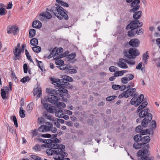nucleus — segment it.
Listing matches in <instances>:
<instances>
[{
  "mask_svg": "<svg viewBox=\"0 0 160 160\" xmlns=\"http://www.w3.org/2000/svg\"><path fill=\"white\" fill-rule=\"evenodd\" d=\"M55 63L57 65L61 66L64 64V62L62 60L60 59L56 61Z\"/></svg>",
  "mask_w": 160,
  "mask_h": 160,
  "instance_id": "6e6d98bb",
  "label": "nucleus"
},
{
  "mask_svg": "<svg viewBox=\"0 0 160 160\" xmlns=\"http://www.w3.org/2000/svg\"><path fill=\"white\" fill-rule=\"evenodd\" d=\"M67 68H66L65 70V72L67 74H70L69 69L71 68V66L69 64L68 65Z\"/></svg>",
  "mask_w": 160,
  "mask_h": 160,
  "instance_id": "e2e57ef3",
  "label": "nucleus"
},
{
  "mask_svg": "<svg viewBox=\"0 0 160 160\" xmlns=\"http://www.w3.org/2000/svg\"><path fill=\"white\" fill-rule=\"evenodd\" d=\"M140 8L139 5H134L133 7V8L130 10L131 12H134L139 9Z\"/></svg>",
  "mask_w": 160,
  "mask_h": 160,
  "instance_id": "37998d69",
  "label": "nucleus"
},
{
  "mask_svg": "<svg viewBox=\"0 0 160 160\" xmlns=\"http://www.w3.org/2000/svg\"><path fill=\"white\" fill-rule=\"evenodd\" d=\"M129 26H130L129 27L130 28L131 30H134L135 29L139 27L138 24L137 20L133 21L131 22L130 24H129L127 26L126 28L127 29L129 28L128 27Z\"/></svg>",
  "mask_w": 160,
  "mask_h": 160,
  "instance_id": "412c9836",
  "label": "nucleus"
},
{
  "mask_svg": "<svg viewBox=\"0 0 160 160\" xmlns=\"http://www.w3.org/2000/svg\"><path fill=\"white\" fill-rule=\"evenodd\" d=\"M33 108V104L32 103H30L27 106L26 109L27 111L29 112H30L32 109Z\"/></svg>",
  "mask_w": 160,
  "mask_h": 160,
  "instance_id": "4c0bfd02",
  "label": "nucleus"
},
{
  "mask_svg": "<svg viewBox=\"0 0 160 160\" xmlns=\"http://www.w3.org/2000/svg\"><path fill=\"white\" fill-rule=\"evenodd\" d=\"M38 93L37 97V99H38V98L41 97L42 96V90L41 89L39 88H36V92L34 91V95H35Z\"/></svg>",
  "mask_w": 160,
  "mask_h": 160,
  "instance_id": "cd10ccee",
  "label": "nucleus"
},
{
  "mask_svg": "<svg viewBox=\"0 0 160 160\" xmlns=\"http://www.w3.org/2000/svg\"><path fill=\"white\" fill-rule=\"evenodd\" d=\"M50 53L53 56L55 59L57 60L61 58L58 52V50H56L55 48Z\"/></svg>",
  "mask_w": 160,
  "mask_h": 160,
  "instance_id": "b1692460",
  "label": "nucleus"
},
{
  "mask_svg": "<svg viewBox=\"0 0 160 160\" xmlns=\"http://www.w3.org/2000/svg\"><path fill=\"white\" fill-rule=\"evenodd\" d=\"M114 75L116 77L122 76L123 75L122 71H117L114 72Z\"/></svg>",
  "mask_w": 160,
  "mask_h": 160,
  "instance_id": "8fccbe9b",
  "label": "nucleus"
},
{
  "mask_svg": "<svg viewBox=\"0 0 160 160\" xmlns=\"http://www.w3.org/2000/svg\"><path fill=\"white\" fill-rule=\"evenodd\" d=\"M32 49L34 52L36 53H38L41 50V48L39 46H37L32 47Z\"/></svg>",
  "mask_w": 160,
  "mask_h": 160,
  "instance_id": "e433bc0d",
  "label": "nucleus"
},
{
  "mask_svg": "<svg viewBox=\"0 0 160 160\" xmlns=\"http://www.w3.org/2000/svg\"><path fill=\"white\" fill-rule=\"evenodd\" d=\"M38 130L41 132H44L49 131L50 129L48 126L42 125L38 128Z\"/></svg>",
  "mask_w": 160,
  "mask_h": 160,
  "instance_id": "4be33fe9",
  "label": "nucleus"
},
{
  "mask_svg": "<svg viewBox=\"0 0 160 160\" xmlns=\"http://www.w3.org/2000/svg\"><path fill=\"white\" fill-rule=\"evenodd\" d=\"M56 106H57V107H58V108H62L61 107L64 108L66 107V105L64 103L59 102H57Z\"/></svg>",
  "mask_w": 160,
  "mask_h": 160,
  "instance_id": "473e14b6",
  "label": "nucleus"
},
{
  "mask_svg": "<svg viewBox=\"0 0 160 160\" xmlns=\"http://www.w3.org/2000/svg\"><path fill=\"white\" fill-rule=\"evenodd\" d=\"M60 98L57 96L52 95H48L46 98L47 101L48 102L52 104H54L56 105L57 102L59 100Z\"/></svg>",
  "mask_w": 160,
  "mask_h": 160,
  "instance_id": "ddd939ff",
  "label": "nucleus"
},
{
  "mask_svg": "<svg viewBox=\"0 0 160 160\" xmlns=\"http://www.w3.org/2000/svg\"><path fill=\"white\" fill-rule=\"evenodd\" d=\"M49 128L50 131H51L52 132L54 133L57 131V129L55 127H53L52 125H51V126H48Z\"/></svg>",
  "mask_w": 160,
  "mask_h": 160,
  "instance_id": "603ef678",
  "label": "nucleus"
},
{
  "mask_svg": "<svg viewBox=\"0 0 160 160\" xmlns=\"http://www.w3.org/2000/svg\"><path fill=\"white\" fill-rule=\"evenodd\" d=\"M133 15V18L135 19H138L140 18L142 15V12L141 11L134 12Z\"/></svg>",
  "mask_w": 160,
  "mask_h": 160,
  "instance_id": "c85d7f7f",
  "label": "nucleus"
},
{
  "mask_svg": "<svg viewBox=\"0 0 160 160\" xmlns=\"http://www.w3.org/2000/svg\"><path fill=\"white\" fill-rule=\"evenodd\" d=\"M117 96L114 95L109 96L106 98V100L108 101H110L114 99Z\"/></svg>",
  "mask_w": 160,
  "mask_h": 160,
  "instance_id": "3c124183",
  "label": "nucleus"
},
{
  "mask_svg": "<svg viewBox=\"0 0 160 160\" xmlns=\"http://www.w3.org/2000/svg\"><path fill=\"white\" fill-rule=\"evenodd\" d=\"M128 77H124L121 79V82L123 84H126L128 82Z\"/></svg>",
  "mask_w": 160,
  "mask_h": 160,
  "instance_id": "c03bdc74",
  "label": "nucleus"
},
{
  "mask_svg": "<svg viewBox=\"0 0 160 160\" xmlns=\"http://www.w3.org/2000/svg\"><path fill=\"white\" fill-rule=\"evenodd\" d=\"M31 157L34 160H42L41 158L34 155H32Z\"/></svg>",
  "mask_w": 160,
  "mask_h": 160,
  "instance_id": "5fc2aeb1",
  "label": "nucleus"
},
{
  "mask_svg": "<svg viewBox=\"0 0 160 160\" xmlns=\"http://www.w3.org/2000/svg\"><path fill=\"white\" fill-rule=\"evenodd\" d=\"M38 129H35L33 130L32 131V136L33 137L34 136H36L37 135H38Z\"/></svg>",
  "mask_w": 160,
  "mask_h": 160,
  "instance_id": "774afa93",
  "label": "nucleus"
},
{
  "mask_svg": "<svg viewBox=\"0 0 160 160\" xmlns=\"http://www.w3.org/2000/svg\"><path fill=\"white\" fill-rule=\"evenodd\" d=\"M30 79V78H29L28 76H26L22 78L20 80V81L21 82H23V83H25L27 82H28Z\"/></svg>",
  "mask_w": 160,
  "mask_h": 160,
  "instance_id": "79ce46f5",
  "label": "nucleus"
},
{
  "mask_svg": "<svg viewBox=\"0 0 160 160\" xmlns=\"http://www.w3.org/2000/svg\"><path fill=\"white\" fill-rule=\"evenodd\" d=\"M62 79L58 80L57 82L60 83L61 84L65 85V87L66 88L72 89L73 88L72 85L70 84L68 82L73 81V79L71 77L67 75H63L62 76Z\"/></svg>",
  "mask_w": 160,
  "mask_h": 160,
  "instance_id": "423d86ee",
  "label": "nucleus"
},
{
  "mask_svg": "<svg viewBox=\"0 0 160 160\" xmlns=\"http://www.w3.org/2000/svg\"><path fill=\"white\" fill-rule=\"evenodd\" d=\"M36 62H37V65L39 67L41 70H42V68L43 67V64L41 61H38L37 59H35Z\"/></svg>",
  "mask_w": 160,
  "mask_h": 160,
  "instance_id": "a19ab883",
  "label": "nucleus"
},
{
  "mask_svg": "<svg viewBox=\"0 0 160 160\" xmlns=\"http://www.w3.org/2000/svg\"><path fill=\"white\" fill-rule=\"evenodd\" d=\"M43 116L46 118L51 121H55L57 120V118L53 117L48 113H46L43 114Z\"/></svg>",
  "mask_w": 160,
  "mask_h": 160,
  "instance_id": "bb28decb",
  "label": "nucleus"
},
{
  "mask_svg": "<svg viewBox=\"0 0 160 160\" xmlns=\"http://www.w3.org/2000/svg\"><path fill=\"white\" fill-rule=\"evenodd\" d=\"M20 46V43H18L17 44V47H15V48L13 49V52L14 56L13 59L14 60H19L21 58V50L19 49Z\"/></svg>",
  "mask_w": 160,
  "mask_h": 160,
  "instance_id": "9d476101",
  "label": "nucleus"
},
{
  "mask_svg": "<svg viewBox=\"0 0 160 160\" xmlns=\"http://www.w3.org/2000/svg\"><path fill=\"white\" fill-rule=\"evenodd\" d=\"M146 147L147 149H149V144H146V143H139L138 142H136L134 143L133 144V147L134 148L136 149H138L143 146Z\"/></svg>",
  "mask_w": 160,
  "mask_h": 160,
  "instance_id": "dca6fc26",
  "label": "nucleus"
},
{
  "mask_svg": "<svg viewBox=\"0 0 160 160\" xmlns=\"http://www.w3.org/2000/svg\"><path fill=\"white\" fill-rule=\"evenodd\" d=\"M25 54L26 55L27 58L31 62L33 63V62L32 60L31 57L29 53H25Z\"/></svg>",
  "mask_w": 160,
  "mask_h": 160,
  "instance_id": "69168bd1",
  "label": "nucleus"
},
{
  "mask_svg": "<svg viewBox=\"0 0 160 160\" xmlns=\"http://www.w3.org/2000/svg\"><path fill=\"white\" fill-rule=\"evenodd\" d=\"M24 72L25 73H27L28 71V67L26 63H25L23 66Z\"/></svg>",
  "mask_w": 160,
  "mask_h": 160,
  "instance_id": "680f3d73",
  "label": "nucleus"
},
{
  "mask_svg": "<svg viewBox=\"0 0 160 160\" xmlns=\"http://www.w3.org/2000/svg\"><path fill=\"white\" fill-rule=\"evenodd\" d=\"M38 136L39 137L41 136L44 138H50L51 137V134L48 133L42 134H39L38 135Z\"/></svg>",
  "mask_w": 160,
  "mask_h": 160,
  "instance_id": "864d4df0",
  "label": "nucleus"
},
{
  "mask_svg": "<svg viewBox=\"0 0 160 160\" xmlns=\"http://www.w3.org/2000/svg\"><path fill=\"white\" fill-rule=\"evenodd\" d=\"M38 123L40 124H43L46 122L45 119L42 117L39 118L38 119Z\"/></svg>",
  "mask_w": 160,
  "mask_h": 160,
  "instance_id": "f704fd0d",
  "label": "nucleus"
},
{
  "mask_svg": "<svg viewBox=\"0 0 160 160\" xmlns=\"http://www.w3.org/2000/svg\"><path fill=\"white\" fill-rule=\"evenodd\" d=\"M48 12L52 13L60 20L63 18L66 20L68 19V17L67 14V11L61 7H52L51 9L49 10Z\"/></svg>",
  "mask_w": 160,
  "mask_h": 160,
  "instance_id": "7ed1b4c3",
  "label": "nucleus"
},
{
  "mask_svg": "<svg viewBox=\"0 0 160 160\" xmlns=\"http://www.w3.org/2000/svg\"><path fill=\"white\" fill-rule=\"evenodd\" d=\"M30 43L32 45L36 46L38 44V40L37 38H33L30 40Z\"/></svg>",
  "mask_w": 160,
  "mask_h": 160,
  "instance_id": "7c9ffc66",
  "label": "nucleus"
},
{
  "mask_svg": "<svg viewBox=\"0 0 160 160\" xmlns=\"http://www.w3.org/2000/svg\"><path fill=\"white\" fill-rule=\"evenodd\" d=\"M112 88L114 90H118L120 88V85H113L112 86Z\"/></svg>",
  "mask_w": 160,
  "mask_h": 160,
  "instance_id": "338daca9",
  "label": "nucleus"
},
{
  "mask_svg": "<svg viewBox=\"0 0 160 160\" xmlns=\"http://www.w3.org/2000/svg\"><path fill=\"white\" fill-rule=\"evenodd\" d=\"M56 1L57 3L61 6L67 7L69 6L68 4L60 0H56Z\"/></svg>",
  "mask_w": 160,
  "mask_h": 160,
  "instance_id": "72a5a7b5",
  "label": "nucleus"
},
{
  "mask_svg": "<svg viewBox=\"0 0 160 160\" xmlns=\"http://www.w3.org/2000/svg\"><path fill=\"white\" fill-rule=\"evenodd\" d=\"M32 26L34 28H40L42 26V24L39 21H34L32 22Z\"/></svg>",
  "mask_w": 160,
  "mask_h": 160,
  "instance_id": "393cba45",
  "label": "nucleus"
},
{
  "mask_svg": "<svg viewBox=\"0 0 160 160\" xmlns=\"http://www.w3.org/2000/svg\"><path fill=\"white\" fill-rule=\"evenodd\" d=\"M46 91L47 92L49 93L50 95H54L58 97H62V95L61 91L58 90L52 89L50 88H46Z\"/></svg>",
  "mask_w": 160,
  "mask_h": 160,
  "instance_id": "2eb2a0df",
  "label": "nucleus"
},
{
  "mask_svg": "<svg viewBox=\"0 0 160 160\" xmlns=\"http://www.w3.org/2000/svg\"><path fill=\"white\" fill-rule=\"evenodd\" d=\"M48 12L52 13L60 20L63 18L66 20L68 19V17L67 14V11L61 7H52L51 9L49 10Z\"/></svg>",
  "mask_w": 160,
  "mask_h": 160,
  "instance_id": "20e7f679",
  "label": "nucleus"
},
{
  "mask_svg": "<svg viewBox=\"0 0 160 160\" xmlns=\"http://www.w3.org/2000/svg\"><path fill=\"white\" fill-rule=\"evenodd\" d=\"M150 140V138L149 136H146L142 137V141H144L145 142V143H146L149 142Z\"/></svg>",
  "mask_w": 160,
  "mask_h": 160,
  "instance_id": "58836bf2",
  "label": "nucleus"
},
{
  "mask_svg": "<svg viewBox=\"0 0 160 160\" xmlns=\"http://www.w3.org/2000/svg\"><path fill=\"white\" fill-rule=\"evenodd\" d=\"M13 121L15 126L16 127H18V124L17 120L15 116H13Z\"/></svg>",
  "mask_w": 160,
  "mask_h": 160,
  "instance_id": "13d9d810",
  "label": "nucleus"
},
{
  "mask_svg": "<svg viewBox=\"0 0 160 160\" xmlns=\"http://www.w3.org/2000/svg\"><path fill=\"white\" fill-rule=\"evenodd\" d=\"M140 3V0H134L131 4V7H133L134 5H138V4Z\"/></svg>",
  "mask_w": 160,
  "mask_h": 160,
  "instance_id": "de8ad7c7",
  "label": "nucleus"
},
{
  "mask_svg": "<svg viewBox=\"0 0 160 160\" xmlns=\"http://www.w3.org/2000/svg\"><path fill=\"white\" fill-rule=\"evenodd\" d=\"M33 149L35 151H40L41 150L40 146L38 144H36L33 147Z\"/></svg>",
  "mask_w": 160,
  "mask_h": 160,
  "instance_id": "09e8293b",
  "label": "nucleus"
},
{
  "mask_svg": "<svg viewBox=\"0 0 160 160\" xmlns=\"http://www.w3.org/2000/svg\"><path fill=\"white\" fill-rule=\"evenodd\" d=\"M76 56V53H72L67 56V58L68 61H71Z\"/></svg>",
  "mask_w": 160,
  "mask_h": 160,
  "instance_id": "ea45409f",
  "label": "nucleus"
},
{
  "mask_svg": "<svg viewBox=\"0 0 160 160\" xmlns=\"http://www.w3.org/2000/svg\"><path fill=\"white\" fill-rule=\"evenodd\" d=\"M117 68L114 66H112L110 67L109 70L111 72H115Z\"/></svg>",
  "mask_w": 160,
  "mask_h": 160,
  "instance_id": "052dcab7",
  "label": "nucleus"
},
{
  "mask_svg": "<svg viewBox=\"0 0 160 160\" xmlns=\"http://www.w3.org/2000/svg\"><path fill=\"white\" fill-rule=\"evenodd\" d=\"M140 43V41L137 39H132L129 42V44L132 47H138Z\"/></svg>",
  "mask_w": 160,
  "mask_h": 160,
  "instance_id": "aec40b11",
  "label": "nucleus"
},
{
  "mask_svg": "<svg viewBox=\"0 0 160 160\" xmlns=\"http://www.w3.org/2000/svg\"><path fill=\"white\" fill-rule=\"evenodd\" d=\"M65 150L64 149V150L61 152L59 154H56L55 156V160H70L69 158H65L68 157V154L65 152Z\"/></svg>",
  "mask_w": 160,
  "mask_h": 160,
  "instance_id": "f8f14e48",
  "label": "nucleus"
},
{
  "mask_svg": "<svg viewBox=\"0 0 160 160\" xmlns=\"http://www.w3.org/2000/svg\"><path fill=\"white\" fill-rule=\"evenodd\" d=\"M44 101L41 100V103L43 105L45 109L48 112L52 113H54V112L57 110L56 107L51 106L49 104L44 103Z\"/></svg>",
  "mask_w": 160,
  "mask_h": 160,
  "instance_id": "9b49d317",
  "label": "nucleus"
},
{
  "mask_svg": "<svg viewBox=\"0 0 160 160\" xmlns=\"http://www.w3.org/2000/svg\"><path fill=\"white\" fill-rule=\"evenodd\" d=\"M50 148V149H47L46 150V152L47 154L49 156L53 155V157L55 160V156H56V155L59 154L58 150H58L59 149L55 148V149L54 150L51 148Z\"/></svg>",
  "mask_w": 160,
  "mask_h": 160,
  "instance_id": "f3484780",
  "label": "nucleus"
},
{
  "mask_svg": "<svg viewBox=\"0 0 160 160\" xmlns=\"http://www.w3.org/2000/svg\"><path fill=\"white\" fill-rule=\"evenodd\" d=\"M142 126H143L142 125V126L139 125L137 126L136 128V131L137 132H139L142 129Z\"/></svg>",
  "mask_w": 160,
  "mask_h": 160,
  "instance_id": "4d7b16f0",
  "label": "nucleus"
},
{
  "mask_svg": "<svg viewBox=\"0 0 160 160\" xmlns=\"http://www.w3.org/2000/svg\"><path fill=\"white\" fill-rule=\"evenodd\" d=\"M7 12L5 9L3 7L0 8V16H3L6 14Z\"/></svg>",
  "mask_w": 160,
  "mask_h": 160,
  "instance_id": "a18cd8bd",
  "label": "nucleus"
},
{
  "mask_svg": "<svg viewBox=\"0 0 160 160\" xmlns=\"http://www.w3.org/2000/svg\"><path fill=\"white\" fill-rule=\"evenodd\" d=\"M57 108V110L54 112L55 113V116L59 118H62V116L63 115V109L62 108H58V107Z\"/></svg>",
  "mask_w": 160,
  "mask_h": 160,
  "instance_id": "5701e85b",
  "label": "nucleus"
},
{
  "mask_svg": "<svg viewBox=\"0 0 160 160\" xmlns=\"http://www.w3.org/2000/svg\"><path fill=\"white\" fill-rule=\"evenodd\" d=\"M36 33V31L34 29H31L30 30L29 33V37L30 38H32L35 35Z\"/></svg>",
  "mask_w": 160,
  "mask_h": 160,
  "instance_id": "2f4dec72",
  "label": "nucleus"
},
{
  "mask_svg": "<svg viewBox=\"0 0 160 160\" xmlns=\"http://www.w3.org/2000/svg\"><path fill=\"white\" fill-rule=\"evenodd\" d=\"M68 65L63 64L61 66H59L60 69L62 70H65L67 68Z\"/></svg>",
  "mask_w": 160,
  "mask_h": 160,
  "instance_id": "0e129e2a",
  "label": "nucleus"
},
{
  "mask_svg": "<svg viewBox=\"0 0 160 160\" xmlns=\"http://www.w3.org/2000/svg\"><path fill=\"white\" fill-rule=\"evenodd\" d=\"M149 153V152L147 149H141L138 152L137 155L138 157H141L140 160H151L150 158L148 157Z\"/></svg>",
  "mask_w": 160,
  "mask_h": 160,
  "instance_id": "0eeeda50",
  "label": "nucleus"
},
{
  "mask_svg": "<svg viewBox=\"0 0 160 160\" xmlns=\"http://www.w3.org/2000/svg\"><path fill=\"white\" fill-rule=\"evenodd\" d=\"M23 108L21 107L20 108L19 115L21 118H24L25 116V111L22 110Z\"/></svg>",
  "mask_w": 160,
  "mask_h": 160,
  "instance_id": "c9c22d12",
  "label": "nucleus"
},
{
  "mask_svg": "<svg viewBox=\"0 0 160 160\" xmlns=\"http://www.w3.org/2000/svg\"><path fill=\"white\" fill-rule=\"evenodd\" d=\"M133 96L130 101L131 104L134 105L136 107L138 106L143 101L144 95L141 94L138 98V95L136 93V89L135 88H129L118 96V98L121 99L122 98H127L130 96Z\"/></svg>",
  "mask_w": 160,
  "mask_h": 160,
  "instance_id": "f257e3e1",
  "label": "nucleus"
},
{
  "mask_svg": "<svg viewBox=\"0 0 160 160\" xmlns=\"http://www.w3.org/2000/svg\"><path fill=\"white\" fill-rule=\"evenodd\" d=\"M133 139L135 142H139L142 141V137L140 134H137L134 136Z\"/></svg>",
  "mask_w": 160,
  "mask_h": 160,
  "instance_id": "c756f323",
  "label": "nucleus"
},
{
  "mask_svg": "<svg viewBox=\"0 0 160 160\" xmlns=\"http://www.w3.org/2000/svg\"><path fill=\"white\" fill-rule=\"evenodd\" d=\"M139 54V51L137 49L135 48H131L129 50L128 54L127 52L125 54L124 56L127 58L130 59L134 58L136 56Z\"/></svg>",
  "mask_w": 160,
  "mask_h": 160,
  "instance_id": "6e6552de",
  "label": "nucleus"
},
{
  "mask_svg": "<svg viewBox=\"0 0 160 160\" xmlns=\"http://www.w3.org/2000/svg\"><path fill=\"white\" fill-rule=\"evenodd\" d=\"M151 128L152 130H149V132H151L152 133H153V130L155 129L157 127V123L156 122L155 120H152L151 122V123L149 125Z\"/></svg>",
  "mask_w": 160,
  "mask_h": 160,
  "instance_id": "a878e982",
  "label": "nucleus"
},
{
  "mask_svg": "<svg viewBox=\"0 0 160 160\" xmlns=\"http://www.w3.org/2000/svg\"><path fill=\"white\" fill-rule=\"evenodd\" d=\"M18 31V28L15 26H9L8 27L7 32L8 34L12 33L14 35H16Z\"/></svg>",
  "mask_w": 160,
  "mask_h": 160,
  "instance_id": "a211bd4d",
  "label": "nucleus"
},
{
  "mask_svg": "<svg viewBox=\"0 0 160 160\" xmlns=\"http://www.w3.org/2000/svg\"><path fill=\"white\" fill-rule=\"evenodd\" d=\"M149 111V109L148 108H145L141 110L138 114L139 118L136 120L137 122L139 123L141 118L145 117L143 119L141 124L145 128L147 127L148 124L152 119V115L151 113H148Z\"/></svg>",
  "mask_w": 160,
  "mask_h": 160,
  "instance_id": "f03ea898",
  "label": "nucleus"
},
{
  "mask_svg": "<svg viewBox=\"0 0 160 160\" xmlns=\"http://www.w3.org/2000/svg\"><path fill=\"white\" fill-rule=\"evenodd\" d=\"M140 132V133L142 135H143L145 134L146 133H148L150 134L151 133V132H149V131H148V130L147 129L145 131L142 129V130H141V131L140 132Z\"/></svg>",
  "mask_w": 160,
  "mask_h": 160,
  "instance_id": "bf43d9fd",
  "label": "nucleus"
},
{
  "mask_svg": "<svg viewBox=\"0 0 160 160\" xmlns=\"http://www.w3.org/2000/svg\"><path fill=\"white\" fill-rule=\"evenodd\" d=\"M48 10H49V9L47 8L46 12H42L40 14L39 16V19L40 20L43 21L44 20V18L48 19H50L52 18V15L48 12Z\"/></svg>",
  "mask_w": 160,
  "mask_h": 160,
  "instance_id": "4468645a",
  "label": "nucleus"
},
{
  "mask_svg": "<svg viewBox=\"0 0 160 160\" xmlns=\"http://www.w3.org/2000/svg\"><path fill=\"white\" fill-rule=\"evenodd\" d=\"M1 95L2 98L3 99H5L7 98L6 96V92L4 89H1Z\"/></svg>",
  "mask_w": 160,
  "mask_h": 160,
  "instance_id": "49530a36",
  "label": "nucleus"
},
{
  "mask_svg": "<svg viewBox=\"0 0 160 160\" xmlns=\"http://www.w3.org/2000/svg\"><path fill=\"white\" fill-rule=\"evenodd\" d=\"M51 81H52L53 84L56 85V88L59 89L62 93V96L63 95V93H66L68 92V91L64 88H66L65 87V85H62L60 83L58 82H57L56 79H54L53 78H51Z\"/></svg>",
  "mask_w": 160,
  "mask_h": 160,
  "instance_id": "1a4fd4ad",
  "label": "nucleus"
},
{
  "mask_svg": "<svg viewBox=\"0 0 160 160\" xmlns=\"http://www.w3.org/2000/svg\"><path fill=\"white\" fill-rule=\"evenodd\" d=\"M127 60L123 59L120 58L119 59V61L118 63V66L119 67L122 68H128V66L126 64L127 63L126 62Z\"/></svg>",
  "mask_w": 160,
  "mask_h": 160,
  "instance_id": "6ab92c4d",
  "label": "nucleus"
},
{
  "mask_svg": "<svg viewBox=\"0 0 160 160\" xmlns=\"http://www.w3.org/2000/svg\"><path fill=\"white\" fill-rule=\"evenodd\" d=\"M42 147H44L46 148H51L54 150L55 148H58L59 153L62 150H64L65 149V146L64 145L60 144H56V142L54 141V140L48 139V142L46 144H42L41 145Z\"/></svg>",
  "mask_w": 160,
  "mask_h": 160,
  "instance_id": "39448f33",
  "label": "nucleus"
}]
</instances>
